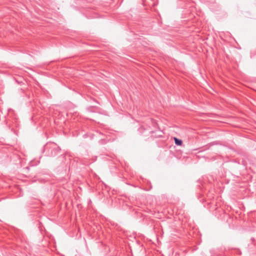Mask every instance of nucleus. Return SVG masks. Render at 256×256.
I'll return each mask as SVG.
<instances>
[{
	"label": "nucleus",
	"instance_id": "nucleus-2",
	"mask_svg": "<svg viewBox=\"0 0 256 256\" xmlns=\"http://www.w3.org/2000/svg\"><path fill=\"white\" fill-rule=\"evenodd\" d=\"M175 144L177 146H181L182 144V141L176 138H174Z\"/></svg>",
	"mask_w": 256,
	"mask_h": 256
},
{
	"label": "nucleus",
	"instance_id": "nucleus-1",
	"mask_svg": "<svg viewBox=\"0 0 256 256\" xmlns=\"http://www.w3.org/2000/svg\"><path fill=\"white\" fill-rule=\"evenodd\" d=\"M46 148H48V150L50 151V153L49 154L50 156H54L59 152L58 148L56 146L54 143L48 144L46 146Z\"/></svg>",
	"mask_w": 256,
	"mask_h": 256
}]
</instances>
